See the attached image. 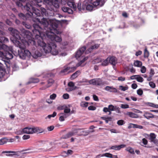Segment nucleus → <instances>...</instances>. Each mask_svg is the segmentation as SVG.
<instances>
[{
	"instance_id": "nucleus-1",
	"label": "nucleus",
	"mask_w": 158,
	"mask_h": 158,
	"mask_svg": "<svg viewBox=\"0 0 158 158\" xmlns=\"http://www.w3.org/2000/svg\"><path fill=\"white\" fill-rule=\"evenodd\" d=\"M40 25L34 23L33 25L34 29L32 30L34 36L36 39L40 38L41 36H44L46 33L52 29L49 28V23L48 20L45 18H43L40 20H38Z\"/></svg>"
},
{
	"instance_id": "nucleus-2",
	"label": "nucleus",
	"mask_w": 158,
	"mask_h": 158,
	"mask_svg": "<svg viewBox=\"0 0 158 158\" xmlns=\"http://www.w3.org/2000/svg\"><path fill=\"white\" fill-rule=\"evenodd\" d=\"M13 42L17 47L20 48L18 50V53L14 54L15 56H19L20 58L23 59H25L26 56L29 57L30 56L31 53L29 50H24L25 48V45L26 44H22L19 41L16 40H14Z\"/></svg>"
},
{
	"instance_id": "nucleus-3",
	"label": "nucleus",
	"mask_w": 158,
	"mask_h": 158,
	"mask_svg": "<svg viewBox=\"0 0 158 158\" xmlns=\"http://www.w3.org/2000/svg\"><path fill=\"white\" fill-rule=\"evenodd\" d=\"M33 3H30L29 2H26V6H24V9L26 10L28 12L27 14L34 18L40 16V11L33 7V6L37 5L40 6L38 4L39 3H37L35 5L33 4Z\"/></svg>"
},
{
	"instance_id": "nucleus-4",
	"label": "nucleus",
	"mask_w": 158,
	"mask_h": 158,
	"mask_svg": "<svg viewBox=\"0 0 158 158\" xmlns=\"http://www.w3.org/2000/svg\"><path fill=\"white\" fill-rule=\"evenodd\" d=\"M44 36H41V39L39 38L37 39L35 38V41L38 43L39 46L43 47V49L45 53H48L50 52L52 48H56V46L54 43H51L50 41L46 44L43 41Z\"/></svg>"
},
{
	"instance_id": "nucleus-5",
	"label": "nucleus",
	"mask_w": 158,
	"mask_h": 158,
	"mask_svg": "<svg viewBox=\"0 0 158 158\" xmlns=\"http://www.w3.org/2000/svg\"><path fill=\"white\" fill-rule=\"evenodd\" d=\"M54 33V32H48L46 33V35L44 36L47 37L50 40V41H49L50 42L55 44V42H60L62 39L60 37L56 35Z\"/></svg>"
},
{
	"instance_id": "nucleus-6",
	"label": "nucleus",
	"mask_w": 158,
	"mask_h": 158,
	"mask_svg": "<svg viewBox=\"0 0 158 158\" xmlns=\"http://www.w3.org/2000/svg\"><path fill=\"white\" fill-rule=\"evenodd\" d=\"M21 35L23 36V39H20L23 44H28V40L31 38V33L29 31L23 29L22 31Z\"/></svg>"
},
{
	"instance_id": "nucleus-7",
	"label": "nucleus",
	"mask_w": 158,
	"mask_h": 158,
	"mask_svg": "<svg viewBox=\"0 0 158 158\" xmlns=\"http://www.w3.org/2000/svg\"><path fill=\"white\" fill-rule=\"evenodd\" d=\"M85 49L86 47L85 46H83L80 48L76 52L75 57L77 60H78V58H80V60H81L80 61L82 60H83V59L87 57V59L88 58V57H84L83 56L84 52L85 51Z\"/></svg>"
},
{
	"instance_id": "nucleus-8",
	"label": "nucleus",
	"mask_w": 158,
	"mask_h": 158,
	"mask_svg": "<svg viewBox=\"0 0 158 158\" xmlns=\"http://www.w3.org/2000/svg\"><path fill=\"white\" fill-rule=\"evenodd\" d=\"M89 83L90 84L99 86L104 85L106 84L105 82L99 78L91 79L89 81Z\"/></svg>"
},
{
	"instance_id": "nucleus-9",
	"label": "nucleus",
	"mask_w": 158,
	"mask_h": 158,
	"mask_svg": "<svg viewBox=\"0 0 158 158\" xmlns=\"http://www.w3.org/2000/svg\"><path fill=\"white\" fill-rule=\"evenodd\" d=\"M13 49L11 47V50L5 51V55H4V62L7 61L10 59H12L13 57V54H14L13 52L12 51ZM15 54H16L15 53Z\"/></svg>"
},
{
	"instance_id": "nucleus-10",
	"label": "nucleus",
	"mask_w": 158,
	"mask_h": 158,
	"mask_svg": "<svg viewBox=\"0 0 158 158\" xmlns=\"http://www.w3.org/2000/svg\"><path fill=\"white\" fill-rule=\"evenodd\" d=\"M11 34L17 40L21 39L19 32L17 30L12 27H10L8 29Z\"/></svg>"
},
{
	"instance_id": "nucleus-11",
	"label": "nucleus",
	"mask_w": 158,
	"mask_h": 158,
	"mask_svg": "<svg viewBox=\"0 0 158 158\" xmlns=\"http://www.w3.org/2000/svg\"><path fill=\"white\" fill-rule=\"evenodd\" d=\"M87 59V57L83 59V60H82L79 62L76 65V66L73 67H67L68 69V73H69L73 72L79 66H83L81 65L82 64L85 62L86 60Z\"/></svg>"
},
{
	"instance_id": "nucleus-12",
	"label": "nucleus",
	"mask_w": 158,
	"mask_h": 158,
	"mask_svg": "<svg viewBox=\"0 0 158 158\" xmlns=\"http://www.w3.org/2000/svg\"><path fill=\"white\" fill-rule=\"evenodd\" d=\"M94 7L92 4L89 3L86 1H84L82 5V10H86L91 11L92 10Z\"/></svg>"
},
{
	"instance_id": "nucleus-13",
	"label": "nucleus",
	"mask_w": 158,
	"mask_h": 158,
	"mask_svg": "<svg viewBox=\"0 0 158 158\" xmlns=\"http://www.w3.org/2000/svg\"><path fill=\"white\" fill-rule=\"evenodd\" d=\"M58 24L56 22L53 21H51L50 25L49 24V28L50 27L52 30L51 31L49 30V31L56 32V29L58 27Z\"/></svg>"
},
{
	"instance_id": "nucleus-14",
	"label": "nucleus",
	"mask_w": 158,
	"mask_h": 158,
	"mask_svg": "<svg viewBox=\"0 0 158 158\" xmlns=\"http://www.w3.org/2000/svg\"><path fill=\"white\" fill-rule=\"evenodd\" d=\"M105 0H94L92 5L93 7H96L99 6L100 7L102 6L105 3Z\"/></svg>"
},
{
	"instance_id": "nucleus-15",
	"label": "nucleus",
	"mask_w": 158,
	"mask_h": 158,
	"mask_svg": "<svg viewBox=\"0 0 158 158\" xmlns=\"http://www.w3.org/2000/svg\"><path fill=\"white\" fill-rule=\"evenodd\" d=\"M100 44H95L92 45L85 52V53L88 54L91 52L93 50L98 48L100 46Z\"/></svg>"
},
{
	"instance_id": "nucleus-16",
	"label": "nucleus",
	"mask_w": 158,
	"mask_h": 158,
	"mask_svg": "<svg viewBox=\"0 0 158 158\" xmlns=\"http://www.w3.org/2000/svg\"><path fill=\"white\" fill-rule=\"evenodd\" d=\"M81 129H78L74 130L73 131L70 132L67 134L64 137L65 139H67L74 135L76 133H78Z\"/></svg>"
},
{
	"instance_id": "nucleus-17",
	"label": "nucleus",
	"mask_w": 158,
	"mask_h": 158,
	"mask_svg": "<svg viewBox=\"0 0 158 158\" xmlns=\"http://www.w3.org/2000/svg\"><path fill=\"white\" fill-rule=\"evenodd\" d=\"M5 33L2 31H0V42H3L4 43H6L8 42V39L3 36L5 35Z\"/></svg>"
},
{
	"instance_id": "nucleus-18",
	"label": "nucleus",
	"mask_w": 158,
	"mask_h": 158,
	"mask_svg": "<svg viewBox=\"0 0 158 158\" xmlns=\"http://www.w3.org/2000/svg\"><path fill=\"white\" fill-rule=\"evenodd\" d=\"M3 42H0V50H3L5 51L11 50V47H8L6 45L2 44V43Z\"/></svg>"
},
{
	"instance_id": "nucleus-19",
	"label": "nucleus",
	"mask_w": 158,
	"mask_h": 158,
	"mask_svg": "<svg viewBox=\"0 0 158 158\" xmlns=\"http://www.w3.org/2000/svg\"><path fill=\"white\" fill-rule=\"evenodd\" d=\"M23 134H33V127H25L23 129Z\"/></svg>"
},
{
	"instance_id": "nucleus-20",
	"label": "nucleus",
	"mask_w": 158,
	"mask_h": 158,
	"mask_svg": "<svg viewBox=\"0 0 158 158\" xmlns=\"http://www.w3.org/2000/svg\"><path fill=\"white\" fill-rule=\"evenodd\" d=\"M33 133H37L38 134L41 133L44 131V130L40 127H33Z\"/></svg>"
},
{
	"instance_id": "nucleus-21",
	"label": "nucleus",
	"mask_w": 158,
	"mask_h": 158,
	"mask_svg": "<svg viewBox=\"0 0 158 158\" xmlns=\"http://www.w3.org/2000/svg\"><path fill=\"white\" fill-rule=\"evenodd\" d=\"M126 146L125 144H121L119 145H115L111 147L110 149L116 150H119L121 148H125Z\"/></svg>"
},
{
	"instance_id": "nucleus-22",
	"label": "nucleus",
	"mask_w": 158,
	"mask_h": 158,
	"mask_svg": "<svg viewBox=\"0 0 158 158\" xmlns=\"http://www.w3.org/2000/svg\"><path fill=\"white\" fill-rule=\"evenodd\" d=\"M105 89L110 92L116 93L117 92V90L115 88L112 86H107L105 87Z\"/></svg>"
},
{
	"instance_id": "nucleus-23",
	"label": "nucleus",
	"mask_w": 158,
	"mask_h": 158,
	"mask_svg": "<svg viewBox=\"0 0 158 158\" xmlns=\"http://www.w3.org/2000/svg\"><path fill=\"white\" fill-rule=\"evenodd\" d=\"M32 56L33 58L36 59L38 57L41 56V53L38 50H36L35 52H32Z\"/></svg>"
},
{
	"instance_id": "nucleus-24",
	"label": "nucleus",
	"mask_w": 158,
	"mask_h": 158,
	"mask_svg": "<svg viewBox=\"0 0 158 158\" xmlns=\"http://www.w3.org/2000/svg\"><path fill=\"white\" fill-rule=\"evenodd\" d=\"M19 1L24 2H29L30 3H33L32 4L35 5L37 4V3H40L42 2L41 0H19Z\"/></svg>"
},
{
	"instance_id": "nucleus-25",
	"label": "nucleus",
	"mask_w": 158,
	"mask_h": 158,
	"mask_svg": "<svg viewBox=\"0 0 158 158\" xmlns=\"http://www.w3.org/2000/svg\"><path fill=\"white\" fill-rule=\"evenodd\" d=\"M109 62L111 64L115 65L117 63V59L114 57H109Z\"/></svg>"
},
{
	"instance_id": "nucleus-26",
	"label": "nucleus",
	"mask_w": 158,
	"mask_h": 158,
	"mask_svg": "<svg viewBox=\"0 0 158 158\" xmlns=\"http://www.w3.org/2000/svg\"><path fill=\"white\" fill-rule=\"evenodd\" d=\"M62 10L64 12L69 14H72L73 12V10L69 7L64 6L62 8Z\"/></svg>"
},
{
	"instance_id": "nucleus-27",
	"label": "nucleus",
	"mask_w": 158,
	"mask_h": 158,
	"mask_svg": "<svg viewBox=\"0 0 158 158\" xmlns=\"http://www.w3.org/2000/svg\"><path fill=\"white\" fill-rule=\"evenodd\" d=\"M15 152V151H4L2 152V153H13L14 154H6V156H13L14 155H17L18 153H17L18 152Z\"/></svg>"
},
{
	"instance_id": "nucleus-28",
	"label": "nucleus",
	"mask_w": 158,
	"mask_h": 158,
	"mask_svg": "<svg viewBox=\"0 0 158 158\" xmlns=\"http://www.w3.org/2000/svg\"><path fill=\"white\" fill-rule=\"evenodd\" d=\"M143 116L148 119L154 117V115L148 112H145L143 115Z\"/></svg>"
},
{
	"instance_id": "nucleus-29",
	"label": "nucleus",
	"mask_w": 158,
	"mask_h": 158,
	"mask_svg": "<svg viewBox=\"0 0 158 158\" xmlns=\"http://www.w3.org/2000/svg\"><path fill=\"white\" fill-rule=\"evenodd\" d=\"M48 10L50 11H55L56 10H55L53 7V6L52 5L51 2H50V4H48L46 6Z\"/></svg>"
},
{
	"instance_id": "nucleus-30",
	"label": "nucleus",
	"mask_w": 158,
	"mask_h": 158,
	"mask_svg": "<svg viewBox=\"0 0 158 158\" xmlns=\"http://www.w3.org/2000/svg\"><path fill=\"white\" fill-rule=\"evenodd\" d=\"M80 72L79 71H77L71 76V79L73 80L76 78L80 74Z\"/></svg>"
},
{
	"instance_id": "nucleus-31",
	"label": "nucleus",
	"mask_w": 158,
	"mask_h": 158,
	"mask_svg": "<svg viewBox=\"0 0 158 158\" xmlns=\"http://www.w3.org/2000/svg\"><path fill=\"white\" fill-rule=\"evenodd\" d=\"M142 65V62L139 60L135 61L134 63V65L135 67H140Z\"/></svg>"
},
{
	"instance_id": "nucleus-32",
	"label": "nucleus",
	"mask_w": 158,
	"mask_h": 158,
	"mask_svg": "<svg viewBox=\"0 0 158 158\" xmlns=\"http://www.w3.org/2000/svg\"><path fill=\"white\" fill-rule=\"evenodd\" d=\"M41 14L43 16H47L48 15V13L45 8L41 7Z\"/></svg>"
},
{
	"instance_id": "nucleus-33",
	"label": "nucleus",
	"mask_w": 158,
	"mask_h": 158,
	"mask_svg": "<svg viewBox=\"0 0 158 158\" xmlns=\"http://www.w3.org/2000/svg\"><path fill=\"white\" fill-rule=\"evenodd\" d=\"M54 81L52 79H49L48 81V85L44 87V89L48 88L54 83Z\"/></svg>"
},
{
	"instance_id": "nucleus-34",
	"label": "nucleus",
	"mask_w": 158,
	"mask_h": 158,
	"mask_svg": "<svg viewBox=\"0 0 158 158\" xmlns=\"http://www.w3.org/2000/svg\"><path fill=\"white\" fill-rule=\"evenodd\" d=\"M55 48H52V50H51L50 52L51 54L53 55H56L58 54V51L56 50L55 49Z\"/></svg>"
},
{
	"instance_id": "nucleus-35",
	"label": "nucleus",
	"mask_w": 158,
	"mask_h": 158,
	"mask_svg": "<svg viewBox=\"0 0 158 158\" xmlns=\"http://www.w3.org/2000/svg\"><path fill=\"white\" fill-rule=\"evenodd\" d=\"M126 150L131 154H135L134 150L130 147L127 148Z\"/></svg>"
},
{
	"instance_id": "nucleus-36",
	"label": "nucleus",
	"mask_w": 158,
	"mask_h": 158,
	"mask_svg": "<svg viewBox=\"0 0 158 158\" xmlns=\"http://www.w3.org/2000/svg\"><path fill=\"white\" fill-rule=\"evenodd\" d=\"M7 141V140L6 138H3L0 139V145H2L6 143Z\"/></svg>"
},
{
	"instance_id": "nucleus-37",
	"label": "nucleus",
	"mask_w": 158,
	"mask_h": 158,
	"mask_svg": "<svg viewBox=\"0 0 158 158\" xmlns=\"http://www.w3.org/2000/svg\"><path fill=\"white\" fill-rule=\"evenodd\" d=\"M150 138L149 139L151 141L153 140L156 137V135L153 133H151L150 135Z\"/></svg>"
},
{
	"instance_id": "nucleus-38",
	"label": "nucleus",
	"mask_w": 158,
	"mask_h": 158,
	"mask_svg": "<svg viewBox=\"0 0 158 158\" xmlns=\"http://www.w3.org/2000/svg\"><path fill=\"white\" fill-rule=\"evenodd\" d=\"M109 57H108L102 63V65L103 66H106L108 65L109 63Z\"/></svg>"
},
{
	"instance_id": "nucleus-39",
	"label": "nucleus",
	"mask_w": 158,
	"mask_h": 158,
	"mask_svg": "<svg viewBox=\"0 0 158 158\" xmlns=\"http://www.w3.org/2000/svg\"><path fill=\"white\" fill-rule=\"evenodd\" d=\"M89 134V132L86 131H82L80 132V133L79 135H83L85 136Z\"/></svg>"
},
{
	"instance_id": "nucleus-40",
	"label": "nucleus",
	"mask_w": 158,
	"mask_h": 158,
	"mask_svg": "<svg viewBox=\"0 0 158 158\" xmlns=\"http://www.w3.org/2000/svg\"><path fill=\"white\" fill-rule=\"evenodd\" d=\"M119 89L122 91H125L128 89V87L127 85L125 86H123L122 85H120L119 86Z\"/></svg>"
},
{
	"instance_id": "nucleus-41",
	"label": "nucleus",
	"mask_w": 158,
	"mask_h": 158,
	"mask_svg": "<svg viewBox=\"0 0 158 158\" xmlns=\"http://www.w3.org/2000/svg\"><path fill=\"white\" fill-rule=\"evenodd\" d=\"M56 115V112H54L52 114L48 115L47 117L45 118L47 119V118H48L49 119H50L51 117H54Z\"/></svg>"
},
{
	"instance_id": "nucleus-42",
	"label": "nucleus",
	"mask_w": 158,
	"mask_h": 158,
	"mask_svg": "<svg viewBox=\"0 0 158 158\" xmlns=\"http://www.w3.org/2000/svg\"><path fill=\"white\" fill-rule=\"evenodd\" d=\"M64 109V112L65 114H68L70 112V109L65 105V107Z\"/></svg>"
},
{
	"instance_id": "nucleus-43",
	"label": "nucleus",
	"mask_w": 158,
	"mask_h": 158,
	"mask_svg": "<svg viewBox=\"0 0 158 158\" xmlns=\"http://www.w3.org/2000/svg\"><path fill=\"white\" fill-rule=\"evenodd\" d=\"M128 115L130 117L132 118H137L138 117L137 115L132 112L129 113Z\"/></svg>"
},
{
	"instance_id": "nucleus-44",
	"label": "nucleus",
	"mask_w": 158,
	"mask_h": 158,
	"mask_svg": "<svg viewBox=\"0 0 158 158\" xmlns=\"http://www.w3.org/2000/svg\"><path fill=\"white\" fill-rule=\"evenodd\" d=\"M112 155H113L111 153H107L102 154L101 156H104L107 157L112 158Z\"/></svg>"
},
{
	"instance_id": "nucleus-45",
	"label": "nucleus",
	"mask_w": 158,
	"mask_h": 158,
	"mask_svg": "<svg viewBox=\"0 0 158 158\" xmlns=\"http://www.w3.org/2000/svg\"><path fill=\"white\" fill-rule=\"evenodd\" d=\"M52 5L53 6V7H55L56 9L58 8L59 7V5L58 3L56 2L55 1L52 3Z\"/></svg>"
},
{
	"instance_id": "nucleus-46",
	"label": "nucleus",
	"mask_w": 158,
	"mask_h": 158,
	"mask_svg": "<svg viewBox=\"0 0 158 158\" xmlns=\"http://www.w3.org/2000/svg\"><path fill=\"white\" fill-rule=\"evenodd\" d=\"M88 103L85 102H82L80 103L81 106L82 107H87L88 106Z\"/></svg>"
},
{
	"instance_id": "nucleus-47",
	"label": "nucleus",
	"mask_w": 158,
	"mask_h": 158,
	"mask_svg": "<svg viewBox=\"0 0 158 158\" xmlns=\"http://www.w3.org/2000/svg\"><path fill=\"white\" fill-rule=\"evenodd\" d=\"M149 56V52L148 51L147 49L146 48L144 51V57L145 58H148Z\"/></svg>"
},
{
	"instance_id": "nucleus-48",
	"label": "nucleus",
	"mask_w": 158,
	"mask_h": 158,
	"mask_svg": "<svg viewBox=\"0 0 158 158\" xmlns=\"http://www.w3.org/2000/svg\"><path fill=\"white\" fill-rule=\"evenodd\" d=\"M18 15L19 17L21 19L25 20L26 19V17L24 14L22 13L19 14Z\"/></svg>"
},
{
	"instance_id": "nucleus-49",
	"label": "nucleus",
	"mask_w": 158,
	"mask_h": 158,
	"mask_svg": "<svg viewBox=\"0 0 158 158\" xmlns=\"http://www.w3.org/2000/svg\"><path fill=\"white\" fill-rule=\"evenodd\" d=\"M137 77L136 80L140 82L143 81V79L142 77H140L139 75H137Z\"/></svg>"
},
{
	"instance_id": "nucleus-50",
	"label": "nucleus",
	"mask_w": 158,
	"mask_h": 158,
	"mask_svg": "<svg viewBox=\"0 0 158 158\" xmlns=\"http://www.w3.org/2000/svg\"><path fill=\"white\" fill-rule=\"evenodd\" d=\"M4 55H5V53H4L3 52L0 51V58L4 61V56H5Z\"/></svg>"
},
{
	"instance_id": "nucleus-51",
	"label": "nucleus",
	"mask_w": 158,
	"mask_h": 158,
	"mask_svg": "<svg viewBox=\"0 0 158 158\" xmlns=\"http://www.w3.org/2000/svg\"><path fill=\"white\" fill-rule=\"evenodd\" d=\"M120 107L123 109H127L129 108V106L128 104H121Z\"/></svg>"
},
{
	"instance_id": "nucleus-52",
	"label": "nucleus",
	"mask_w": 158,
	"mask_h": 158,
	"mask_svg": "<svg viewBox=\"0 0 158 158\" xmlns=\"http://www.w3.org/2000/svg\"><path fill=\"white\" fill-rule=\"evenodd\" d=\"M15 133L17 135H20L23 134V129L22 130H19L16 131L15 132Z\"/></svg>"
},
{
	"instance_id": "nucleus-53",
	"label": "nucleus",
	"mask_w": 158,
	"mask_h": 158,
	"mask_svg": "<svg viewBox=\"0 0 158 158\" xmlns=\"http://www.w3.org/2000/svg\"><path fill=\"white\" fill-rule=\"evenodd\" d=\"M81 4L80 2H78L77 4V7L78 9V10L80 11H81L82 10V8H81Z\"/></svg>"
},
{
	"instance_id": "nucleus-54",
	"label": "nucleus",
	"mask_w": 158,
	"mask_h": 158,
	"mask_svg": "<svg viewBox=\"0 0 158 158\" xmlns=\"http://www.w3.org/2000/svg\"><path fill=\"white\" fill-rule=\"evenodd\" d=\"M140 71L142 73H144L146 71V68L144 66H141Z\"/></svg>"
},
{
	"instance_id": "nucleus-55",
	"label": "nucleus",
	"mask_w": 158,
	"mask_h": 158,
	"mask_svg": "<svg viewBox=\"0 0 158 158\" xmlns=\"http://www.w3.org/2000/svg\"><path fill=\"white\" fill-rule=\"evenodd\" d=\"M124 121L122 120H120L118 121L117 122V124L119 125H122L124 123Z\"/></svg>"
},
{
	"instance_id": "nucleus-56",
	"label": "nucleus",
	"mask_w": 158,
	"mask_h": 158,
	"mask_svg": "<svg viewBox=\"0 0 158 158\" xmlns=\"http://www.w3.org/2000/svg\"><path fill=\"white\" fill-rule=\"evenodd\" d=\"M137 94L141 96L143 94V91L142 90L140 89H138L137 90Z\"/></svg>"
},
{
	"instance_id": "nucleus-57",
	"label": "nucleus",
	"mask_w": 158,
	"mask_h": 158,
	"mask_svg": "<svg viewBox=\"0 0 158 158\" xmlns=\"http://www.w3.org/2000/svg\"><path fill=\"white\" fill-rule=\"evenodd\" d=\"M149 85L150 87L152 88H154L156 87L155 84L152 81H150L149 83Z\"/></svg>"
},
{
	"instance_id": "nucleus-58",
	"label": "nucleus",
	"mask_w": 158,
	"mask_h": 158,
	"mask_svg": "<svg viewBox=\"0 0 158 158\" xmlns=\"http://www.w3.org/2000/svg\"><path fill=\"white\" fill-rule=\"evenodd\" d=\"M135 124L131 123L129 124L128 128L130 129L131 128H135Z\"/></svg>"
},
{
	"instance_id": "nucleus-59",
	"label": "nucleus",
	"mask_w": 158,
	"mask_h": 158,
	"mask_svg": "<svg viewBox=\"0 0 158 158\" xmlns=\"http://www.w3.org/2000/svg\"><path fill=\"white\" fill-rule=\"evenodd\" d=\"M68 85L70 87H73L74 85V84L72 81H70L68 83Z\"/></svg>"
},
{
	"instance_id": "nucleus-60",
	"label": "nucleus",
	"mask_w": 158,
	"mask_h": 158,
	"mask_svg": "<svg viewBox=\"0 0 158 158\" xmlns=\"http://www.w3.org/2000/svg\"><path fill=\"white\" fill-rule=\"evenodd\" d=\"M109 110L110 111H114V106L112 105H110L108 106Z\"/></svg>"
},
{
	"instance_id": "nucleus-61",
	"label": "nucleus",
	"mask_w": 158,
	"mask_h": 158,
	"mask_svg": "<svg viewBox=\"0 0 158 158\" xmlns=\"http://www.w3.org/2000/svg\"><path fill=\"white\" fill-rule=\"evenodd\" d=\"M23 25L25 26L28 29H30L31 27V26L30 25L27 24L25 22H23Z\"/></svg>"
},
{
	"instance_id": "nucleus-62",
	"label": "nucleus",
	"mask_w": 158,
	"mask_h": 158,
	"mask_svg": "<svg viewBox=\"0 0 158 158\" xmlns=\"http://www.w3.org/2000/svg\"><path fill=\"white\" fill-rule=\"evenodd\" d=\"M56 96V94H53L50 96V98L51 99L53 100L55 99Z\"/></svg>"
},
{
	"instance_id": "nucleus-63",
	"label": "nucleus",
	"mask_w": 158,
	"mask_h": 158,
	"mask_svg": "<svg viewBox=\"0 0 158 158\" xmlns=\"http://www.w3.org/2000/svg\"><path fill=\"white\" fill-rule=\"evenodd\" d=\"M88 109L89 110H95L96 109V107L93 106H89L88 107Z\"/></svg>"
},
{
	"instance_id": "nucleus-64",
	"label": "nucleus",
	"mask_w": 158,
	"mask_h": 158,
	"mask_svg": "<svg viewBox=\"0 0 158 158\" xmlns=\"http://www.w3.org/2000/svg\"><path fill=\"white\" fill-rule=\"evenodd\" d=\"M151 142H153L156 145L158 144V140L156 138L153 140Z\"/></svg>"
}]
</instances>
